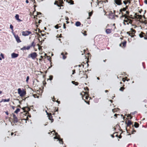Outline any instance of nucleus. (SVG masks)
Returning <instances> with one entry per match:
<instances>
[{
  "label": "nucleus",
  "mask_w": 147,
  "mask_h": 147,
  "mask_svg": "<svg viewBox=\"0 0 147 147\" xmlns=\"http://www.w3.org/2000/svg\"><path fill=\"white\" fill-rule=\"evenodd\" d=\"M18 94L20 95V96L22 97L26 94V92L25 91H24L23 90H22L21 89L19 88L18 89Z\"/></svg>",
  "instance_id": "f257e3e1"
},
{
  "label": "nucleus",
  "mask_w": 147,
  "mask_h": 147,
  "mask_svg": "<svg viewBox=\"0 0 147 147\" xmlns=\"http://www.w3.org/2000/svg\"><path fill=\"white\" fill-rule=\"evenodd\" d=\"M22 36H28L30 34H31L32 33L30 31L27 30L25 31L22 32Z\"/></svg>",
  "instance_id": "f03ea898"
},
{
  "label": "nucleus",
  "mask_w": 147,
  "mask_h": 147,
  "mask_svg": "<svg viewBox=\"0 0 147 147\" xmlns=\"http://www.w3.org/2000/svg\"><path fill=\"white\" fill-rule=\"evenodd\" d=\"M29 56H30L32 59H34L37 56V54L36 53L34 52L30 54Z\"/></svg>",
  "instance_id": "7ed1b4c3"
},
{
  "label": "nucleus",
  "mask_w": 147,
  "mask_h": 147,
  "mask_svg": "<svg viewBox=\"0 0 147 147\" xmlns=\"http://www.w3.org/2000/svg\"><path fill=\"white\" fill-rule=\"evenodd\" d=\"M13 122L14 123H16L18 121V118L14 114H13Z\"/></svg>",
  "instance_id": "20e7f679"
},
{
  "label": "nucleus",
  "mask_w": 147,
  "mask_h": 147,
  "mask_svg": "<svg viewBox=\"0 0 147 147\" xmlns=\"http://www.w3.org/2000/svg\"><path fill=\"white\" fill-rule=\"evenodd\" d=\"M14 37L15 38L16 41L18 43L20 42L21 41L20 39V37L18 36L17 35L14 34Z\"/></svg>",
  "instance_id": "39448f33"
},
{
  "label": "nucleus",
  "mask_w": 147,
  "mask_h": 147,
  "mask_svg": "<svg viewBox=\"0 0 147 147\" xmlns=\"http://www.w3.org/2000/svg\"><path fill=\"white\" fill-rule=\"evenodd\" d=\"M18 54L15 53H13L11 54V57L12 58H14L17 57L18 56Z\"/></svg>",
  "instance_id": "423d86ee"
},
{
  "label": "nucleus",
  "mask_w": 147,
  "mask_h": 147,
  "mask_svg": "<svg viewBox=\"0 0 147 147\" xmlns=\"http://www.w3.org/2000/svg\"><path fill=\"white\" fill-rule=\"evenodd\" d=\"M115 3L117 5H121L122 4L121 0H115Z\"/></svg>",
  "instance_id": "0eeeda50"
},
{
  "label": "nucleus",
  "mask_w": 147,
  "mask_h": 147,
  "mask_svg": "<svg viewBox=\"0 0 147 147\" xmlns=\"http://www.w3.org/2000/svg\"><path fill=\"white\" fill-rule=\"evenodd\" d=\"M16 19L19 22H21L22 20L19 19V15L18 14H16L15 16Z\"/></svg>",
  "instance_id": "6e6552de"
},
{
  "label": "nucleus",
  "mask_w": 147,
  "mask_h": 147,
  "mask_svg": "<svg viewBox=\"0 0 147 147\" xmlns=\"http://www.w3.org/2000/svg\"><path fill=\"white\" fill-rule=\"evenodd\" d=\"M10 101V98H8L7 99H2L0 102H8Z\"/></svg>",
  "instance_id": "1a4fd4ad"
},
{
  "label": "nucleus",
  "mask_w": 147,
  "mask_h": 147,
  "mask_svg": "<svg viewBox=\"0 0 147 147\" xmlns=\"http://www.w3.org/2000/svg\"><path fill=\"white\" fill-rule=\"evenodd\" d=\"M49 120H51V122H53V119H52V116L51 114L49 116Z\"/></svg>",
  "instance_id": "9d476101"
},
{
  "label": "nucleus",
  "mask_w": 147,
  "mask_h": 147,
  "mask_svg": "<svg viewBox=\"0 0 147 147\" xmlns=\"http://www.w3.org/2000/svg\"><path fill=\"white\" fill-rule=\"evenodd\" d=\"M64 1H65V0H64ZM66 2L68 3H70V4H74V1H71V0H66Z\"/></svg>",
  "instance_id": "9b49d317"
},
{
  "label": "nucleus",
  "mask_w": 147,
  "mask_h": 147,
  "mask_svg": "<svg viewBox=\"0 0 147 147\" xmlns=\"http://www.w3.org/2000/svg\"><path fill=\"white\" fill-rule=\"evenodd\" d=\"M106 32L107 34H109L111 32V31L110 29H107L106 30Z\"/></svg>",
  "instance_id": "f8f14e48"
},
{
  "label": "nucleus",
  "mask_w": 147,
  "mask_h": 147,
  "mask_svg": "<svg viewBox=\"0 0 147 147\" xmlns=\"http://www.w3.org/2000/svg\"><path fill=\"white\" fill-rule=\"evenodd\" d=\"M75 25L77 26H79L80 25L81 23L80 22L77 21L76 22Z\"/></svg>",
  "instance_id": "ddd939ff"
},
{
  "label": "nucleus",
  "mask_w": 147,
  "mask_h": 147,
  "mask_svg": "<svg viewBox=\"0 0 147 147\" xmlns=\"http://www.w3.org/2000/svg\"><path fill=\"white\" fill-rule=\"evenodd\" d=\"M22 109L24 111H26V109H27V110H28V111H30V109L27 107H24L22 108Z\"/></svg>",
  "instance_id": "4468645a"
},
{
  "label": "nucleus",
  "mask_w": 147,
  "mask_h": 147,
  "mask_svg": "<svg viewBox=\"0 0 147 147\" xmlns=\"http://www.w3.org/2000/svg\"><path fill=\"white\" fill-rule=\"evenodd\" d=\"M132 124L131 122V121L130 120H129L128 121L127 123V126H129L130 125Z\"/></svg>",
  "instance_id": "2eb2a0df"
},
{
  "label": "nucleus",
  "mask_w": 147,
  "mask_h": 147,
  "mask_svg": "<svg viewBox=\"0 0 147 147\" xmlns=\"http://www.w3.org/2000/svg\"><path fill=\"white\" fill-rule=\"evenodd\" d=\"M134 127L136 128H137L139 126V124L136 122L135 123V124L134 125Z\"/></svg>",
  "instance_id": "dca6fc26"
},
{
  "label": "nucleus",
  "mask_w": 147,
  "mask_h": 147,
  "mask_svg": "<svg viewBox=\"0 0 147 147\" xmlns=\"http://www.w3.org/2000/svg\"><path fill=\"white\" fill-rule=\"evenodd\" d=\"M61 55H62L63 56L62 58L63 59H65L66 58V56H65L64 55V54L63 53H61Z\"/></svg>",
  "instance_id": "f3484780"
},
{
  "label": "nucleus",
  "mask_w": 147,
  "mask_h": 147,
  "mask_svg": "<svg viewBox=\"0 0 147 147\" xmlns=\"http://www.w3.org/2000/svg\"><path fill=\"white\" fill-rule=\"evenodd\" d=\"M30 46L31 47H34L35 46V44L34 43V41L32 42Z\"/></svg>",
  "instance_id": "a211bd4d"
},
{
  "label": "nucleus",
  "mask_w": 147,
  "mask_h": 147,
  "mask_svg": "<svg viewBox=\"0 0 147 147\" xmlns=\"http://www.w3.org/2000/svg\"><path fill=\"white\" fill-rule=\"evenodd\" d=\"M127 8V7L126 8H124L122 9H120V12H121L122 11H125L126 10Z\"/></svg>",
  "instance_id": "6ab92c4d"
},
{
  "label": "nucleus",
  "mask_w": 147,
  "mask_h": 147,
  "mask_svg": "<svg viewBox=\"0 0 147 147\" xmlns=\"http://www.w3.org/2000/svg\"><path fill=\"white\" fill-rule=\"evenodd\" d=\"M140 22H141L142 23H144L145 25H146L147 24V20H145L144 21H140Z\"/></svg>",
  "instance_id": "aec40b11"
},
{
  "label": "nucleus",
  "mask_w": 147,
  "mask_h": 147,
  "mask_svg": "<svg viewBox=\"0 0 147 147\" xmlns=\"http://www.w3.org/2000/svg\"><path fill=\"white\" fill-rule=\"evenodd\" d=\"M20 109H19V108H18L16 109V110L14 111V113H17V114L18 112H19L20 111Z\"/></svg>",
  "instance_id": "412c9836"
},
{
  "label": "nucleus",
  "mask_w": 147,
  "mask_h": 147,
  "mask_svg": "<svg viewBox=\"0 0 147 147\" xmlns=\"http://www.w3.org/2000/svg\"><path fill=\"white\" fill-rule=\"evenodd\" d=\"M126 41H125L123 42L122 44L123 46L124 47H125L126 46Z\"/></svg>",
  "instance_id": "4be33fe9"
},
{
  "label": "nucleus",
  "mask_w": 147,
  "mask_h": 147,
  "mask_svg": "<svg viewBox=\"0 0 147 147\" xmlns=\"http://www.w3.org/2000/svg\"><path fill=\"white\" fill-rule=\"evenodd\" d=\"M92 12H90L89 13V17L91 16H92ZM90 19V17H89L87 18L88 19Z\"/></svg>",
  "instance_id": "5701e85b"
},
{
  "label": "nucleus",
  "mask_w": 147,
  "mask_h": 147,
  "mask_svg": "<svg viewBox=\"0 0 147 147\" xmlns=\"http://www.w3.org/2000/svg\"><path fill=\"white\" fill-rule=\"evenodd\" d=\"M10 28H11V30H12V31H13V26L12 25H11H11H10Z\"/></svg>",
  "instance_id": "b1692460"
},
{
  "label": "nucleus",
  "mask_w": 147,
  "mask_h": 147,
  "mask_svg": "<svg viewBox=\"0 0 147 147\" xmlns=\"http://www.w3.org/2000/svg\"><path fill=\"white\" fill-rule=\"evenodd\" d=\"M21 50H26V47L25 46L23 48H21Z\"/></svg>",
  "instance_id": "393cba45"
},
{
  "label": "nucleus",
  "mask_w": 147,
  "mask_h": 147,
  "mask_svg": "<svg viewBox=\"0 0 147 147\" xmlns=\"http://www.w3.org/2000/svg\"><path fill=\"white\" fill-rule=\"evenodd\" d=\"M142 33V34H139V36H140V37L141 38L143 37V34H144V33Z\"/></svg>",
  "instance_id": "a878e982"
},
{
  "label": "nucleus",
  "mask_w": 147,
  "mask_h": 147,
  "mask_svg": "<svg viewBox=\"0 0 147 147\" xmlns=\"http://www.w3.org/2000/svg\"><path fill=\"white\" fill-rule=\"evenodd\" d=\"M137 16L138 17V18L140 19H141L142 17L141 15H138Z\"/></svg>",
  "instance_id": "bb28decb"
},
{
  "label": "nucleus",
  "mask_w": 147,
  "mask_h": 147,
  "mask_svg": "<svg viewBox=\"0 0 147 147\" xmlns=\"http://www.w3.org/2000/svg\"><path fill=\"white\" fill-rule=\"evenodd\" d=\"M29 78V76H27V78H26V82H27V83L28 82Z\"/></svg>",
  "instance_id": "cd10ccee"
},
{
  "label": "nucleus",
  "mask_w": 147,
  "mask_h": 147,
  "mask_svg": "<svg viewBox=\"0 0 147 147\" xmlns=\"http://www.w3.org/2000/svg\"><path fill=\"white\" fill-rule=\"evenodd\" d=\"M31 47L30 46H28L27 47H26V49L28 50L30 49Z\"/></svg>",
  "instance_id": "c85d7f7f"
},
{
  "label": "nucleus",
  "mask_w": 147,
  "mask_h": 147,
  "mask_svg": "<svg viewBox=\"0 0 147 147\" xmlns=\"http://www.w3.org/2000/svg\"><path fill=\"white\" fill-rule=\"evenodd\" d=\"M124 89V88L122 87H121L119 89V90L121 91H123Z\"/></svg>",
  "instance_id": "c756f323"
},
{
  "label": "nucleus",
  "mask_w": 147,
  "mask_h": 147,
  "mask_svg": "<svg viewBox=\"0 0 147 147\" xmlns=\"http://www.w3.org/2000/svg\"><path fill=\"white\" fill-rule=\"evenodd\" d=\"M131 30L133 32H134V33H135L136 32V31L134 30L132 28H131Z\"/></svg>",
  "instance_id": "7c9ffc66"
},
{
  "label": "nucleus",
  "mask_w": 147,
  "mask_h": 147,
  "mask_svg": "<svg viewBox=\"0 0 147 147\" xmlns=\"http://www.w3.org/2000/svg\"><path fill=\"white\" fill-rule=\"evenodd\" d=\"M112 111L114 113L116 112L117 111L116 110V109H112Z\"/></svg>",
  "instance_id": "2f4dec72"
},
{
  "label": "nucleus",
  "mask_w": 147,
  "mask_h": 147,
  "mask_svg": "<svg viewBox=\"0 0 147 147\" xmlns=\"http://www.w3.org/2000/svg\"><path fill=\"white\" fill-rule=\"evenodd\" d=\"M0 56L2 57V58L3 59L4 58V55H3L1 53L0 54Z\"/></svg>",
  "instance_id": "473e14b6"
},
{
  "label": "nucleus",
  "mask_w": 147,
  "mask_h": 147,
  "mask_svg": "<svg viewBox=\"0 0 147 147\" xmlns=\"http://www.w3.org/2000/svg\"><path fill=\"white\" fill-rule=\"evenodd\" d=\"M59 140V141L60 144H63V142L62 141V140Z\"/></svg>",
  "instance_id": "72a5a7b5"
},
{
  "label": "nucleus",
  "mask_w": 147,
  "mask_h": 147,
  "mask_svg": "<svg viewBox=\"0 0 147 147\" xmlns=\"http://www.w3.org/2000/svg\"><path fill=\"white\" fill-rule=\"evenodd\" d=\"M75 73V70H73V73H72V74H74Z\"/></svg>",
  "instance_id": "f704fd0d"
},
{
  "label": "nucleus",
  "mask_w": 147,
  "mask_h": 147,
  "mask_svg": "<svg viewBox=\"0 0 147 147\" xmlns=\"http://www.w3.org/2000/svg\"><path fill=\"white\" fill-rule=\"evenodd\" d=\"M144 38L145 39H146V40H147V32H146V37H144Z\"/></svg>",
  "instance_id": "c9c22d12"
},
{
  "label": "nucleus",
  "mask_w": 147,
  "mask_h": 147,
  "mask_svg": "<svg viewBox=\"0 0 147 147\" xmlns=\"http://www.w3.org/2000/svg\"><path fill=\"white\" fill-rule=\"evenodd\" d=\"M136 111H135L133 112H132L131 113V114H132L133 115H134L135 114V113H136Z\"/></svg>",
  "instance_id": "e433bc0d"
},
{
  "label": "nucleus",
  "mask_w": 147,
  "mask_h": 147,
  "mask_svg": "<svg viewBox=\"0 0 147 147\" xmlns=\"http://www.w3.org/2000/svg\"><path fill=\"white\" fill-rule=\"evenodd\" d=\"M63 28H64V29H65L66 28V27H65V24H63Z\"/></svg>",
  "instance_id": "4c0bfd02"
},
{
  "label": "nucleus",
  "mask_w": 147,
  "mask_h": 147,
  "mask_svg": "<svg viewBox=\"0 0 147 147\" xmlns=\"http://www.w3.org/2000/svg\"><path fill=\"white\" fill-rule=\"evenodd\" d=\"M121 17H125V18H127L125 16V15H122V16H121Z\"/></svg>",
  "instance_id": "58836bf2"
},
{
  "label": "nucleus",
  "mask_w": 147,
  "mask_h": 147,
  "mask_svg": "<svg viewBox=\"0 0 147 147\" xmlns=\"http://www.w3.org/2000/svg\"><path fill=\"white\" fill-rule=\"evenodd\" d=\"M127 117H130V119H131L132 118V117L131 116V115H129L128 116H127Z\"/></svg>",
  "instance_id": "ea45409f"
},
{
  "label": "nucleus",
  "mask_w": 147,
  "mask_h": 147,
  "mask_svg": "<svg viewBox=\"0 0 147 147\" xmlns=\"http://www.w3.org/2000/svg\"><path fill=\"white\" fill-rule=\"evenodd\" d=\"M5 113L7 115H8L9 114V113L8 111H6L5 112Z\"/></svg>",
  "instance_id": "a19ab883"
},
{
  "label": "nucleus",
  "mask_w": 147,
  "mask_h": 147,
  "mask_svg": "<svg viewBox=\"0 0 147 147\" xmlns=\"http://www.w3.org/2000/svg\"><path fill=\"white\" fill-rule=\"evenodd\" d=\"M123 3L125 5H126L127 3V2H126L125 1H123Z\"/></svg>",
  "instance_id": "79ce46f5"
},
{
  "label": "nucleus",
  "mask_w": 147,
  "mask_h": 147,
  "mask_svg": "<svg viewBox=\"0 0 147 147\" xmlns=\"http://www.w3.org/2000/svg\"><path fill=\"white\" fill-rule=\"evenodd\" d=\"M126 13L127 14V15H129V12L128 11H126Z\"/></svg>",
  "instance_id": "37998d69"
},
{
  "label": "nucleus",
  "mask_w": 147,
  "mask_h": 147,
  "mask_svg": "<svg viewBox=\"0 0 147 147\" xmlns=\"http://www.w3.org/2000/svg\"><path fill=\"white\" fill-rule=\"evenodd\" d=\"M55 28L57 29L58 28V27L57 26H55Z\"/></svg>",
  "instance_id": "c03bdc74"
},
{
  "label": "nucleus",
  "mask_w": 147,
  "mask_h": 147,
  "mask_svg": "<svg viewBox=\"0 0 147 147\" xmlns=\"http://www.w3.org/2000/svg\"><path fill=\"white\" fill-rule=\"evenodd\" d=\"M46 113H47V114L48 115V116L50 115V114H51V113H49L47 111H46Z\"/></svg>",
  "instance_id": "a18cd8bd"
},
{
  "label": "nucleus",
  "mask_w": 147,
  "mask_h": 147,
  "mask_svg": "<svg viewBox=\"0 0 147 147\" xmlns=\"http://www.w3.org/2000/svg\"><path fill=\"white\" fill-rule=\"evenodd\" d=\"M46 113H47V114L48 115V116L50 115V114H51V113H49L47 111H46Z\"/></svg>",
  "instance_id": "49530a36"
},
{
  "label": "nucleus",
  "mask_w": 147,
  "mask_h": 147,
  "mask_svg": "<svg viewBox=\"0 0 147 147\" xmlns=\"http://www.w3.org/2000/svg\"><path fill=\"white\" fill-rule=\"evenodd\" d=\"M144 3L146 4H147V0H145L144 1Z\"/></svg>",
  "instance_id": "de8ad7c7"
},
{
  "label": "nucleus",
  "mask_w": 147,
  "mask_h": 147,
  "mask_svg": "<svg viewBox=\"0 0 147 147\" xmlns=\"http://www.w3.org/2000/svg\"><path fill=\"white\" fill-rule=\"evenodd\" d=\"M88 97L87 96H85V98L86 99H88Z\"/></svg>",
  "instance_id": "09e8293b"
},
{
  "label": "nucleus",
  "mask_w": 147,
  "mask_h": 147,
  "mask_svg": "<svg viewBox=\"0 0 147 147\" xmlns=\"http://www.w3.org/2000/svg\"><path fill=\"white\" fill-rule=\"evenodd\" d=\"M26 2L27 3H29V1H28V0H26Z\"/></svg>",
  "instance_id": "8fccbe9b"
},
{
  "label": "nucleus",
  "mask_w": 147,
  "mask_h": 147,
  "mask_svg": "<svg viewBox=\"0 0 147 147\" xmlns=\"http://www.w3.org/2000/svg\"><path fill=\"white\" fill-rule=\"evenodd\" d=\"M12 108L14 110L15 109V107L14 106H12Z\"/></svg>",
  "instance_id": "3c124183"
},
{
  "label": "nucleus",
  "mask_w": 147,
  "mask_h": 147,
  "mask_svg": "<svg viewBox=\"0 0 147 147\" xmlns=\"http://www.w3.org/2000/svg\"><path fill=\"white\" fill-rule=\"evenodd\" d=\"M71 83L73 84H74V83H75V82L74 81H72Z\"/></svg>",
  "instance_id": "603ef678"
},
{
  "label": "nucleus",
  "mask_w": 147,
  "mask_h": 147,
  "mask_svg": "<svg viewBox=\"0 0 147 147\" xmlns=\"http://www.w3.org/2000/svg\"><path fill=\"white\" fill-rule=\"evenodd\" d=\"M86 90H87L88 91L89 90V89L88 87L86 88Z\"/></svg>",
  "instance_id": "864d4df0"
},
{
  "label": "nucleus",
  "mask_w": 147,
  "mask_h": 147,
  "mask_svg": "<svg viewBox=\"0 0 147 147\" xmlns=\"http://www.w3.org/2000/svg\"><path fill=\"white\" fill-rule=\"evenodd\" d=\"M57 6H58V7H60V6H63V5H58V4H57Z\"/></svg>",
  "instance_id": "5fc2aeb1"
},
{
  "label": "nucleus",
  "mask_w": 147,
  "mask_h": 147,
  "mask_svg": "<svg viewBox=\"0 0 147 147\" xmlns=\"http://www.w3.org/2000/svg\"><path fill=\"white\" fill-rule=\"evenodd\" d=\"M52 79H53V77H52L51 78H50V80H52Z\"/></svg>",
  "instance_id": "6e6d98bb"
},
{
  "label": "nucleus",
  "mask_w": 147,
  "mask_h": 147,
  "mask_svg": "<svg viewBox=\"0 0 147 147\" xmlns=\"http://www.w3.org/2000/svg\"><path fill=\"white\" fill-rule=\"evenodd\" d=\"M84 34V36H86V35H87L86 34H85V33H84V34Z\"/></svg>",
  "instance_id": "4d7b16f0"
},
{
  "label": "nucleus",
  "mask_w": 147,
  "mask_h": 147,
  "mask_svg": "<svg viewBox=\"0 0 147 147\" xmlns=\"http://www.w3.org/2000/svg\"><path fill=\"white\" fill-rule=\"evenodd\" d=\"M105 92H108V90H105Z\"/></svg>",
  "instance_id": "13d9d810"
},
{
  "label": "nucleus",
  "mask_w": 147,
  "mask_h": 147,
  "mask_svg": "<svg viewBox=\"0 0 147 147\" xmlns=\"http://www.w3.org/2000/svg\"><path fill=\"white\" fill-rule=\"evenodd\" d=\"M13 133H11V136H12L13 135Z\"/></svg>",
  "instance_id": "bf43d9fd"
},
{
  "label": "nucleus",
  "mask_w": 147,
  "mask_h": 147,
  "mask_svg": "<svg viewBox=\"0 0 147 147\" xmlns=\"http://www.w3.org/2000/svg\"><path fill=\"white\" fill-rule=\"evenodd\" d=\"M119 138H121V136H119Z\"/></svg>",
  "instance_id": "052dcab7"
},
{
  "label": "nucleus",
  "mask_w": 147,
  "mask_h": 147,
  "mask_svg": "<svg viewBox=\"0 0 147 147\" xmlns=\"http://www.w3.org/2000/svg\"><path fill=\"white\" fill-rule=\"evenodd\" d=\"M111 136L113 138H114V136L113 135H111Z\"/></svg>",
  "instance_id": "680f3d73"
},
{
  "label": "nucleus",
  "mask_w": 147,
  "mask_h": 147,
  "mask_svg": "<svg viewBox=\"0 0 147 147\" xmlns=\"http://www.w3.org/2000/svg\"><path fill=\"white\" fill-rule=\"evenodd\" d=\"M117 114H115L114 115V116H116H116H117Z\"/></svg>",
  "instance_id": "e2e57ef3"
},
{
  "label": "nucleus",
  "mask_w": 147,
  "mask_h": 147,
  "mask_svg": "<svg viewBox=\"0 0 147 147\" xmlns=\"http://www.w3.org/2000/svg\"><path fill=\"white\" fill-rule=\"evenodd\" d=\"M110 101L111 102V103H112V102H113V101L112 100H110Z\"/></svg>",
  "instance_id": "0e129e2a"
},
{
  "label": "nucleus",
  "mask_w": 147,
  "mask_h": 147,
  "mask_svg": "<svg viewBox=\"0 0 147 147\" xmlns=\"http://www.w3.org/2000/svg\"><path fill=\"white\" fill-rule=\"evenodd\" d=\"M41 21V20H40V21H39V23H40V21Z\"/></svg>",
  "instance_id": "69168bd1"
},
{
  "label": "nucleus",
  "mask_w": 147,
  "mask_h": 147,
  "mask_svg": "<svg viewBox=\"0 0 147 147\" xmlns=\"http://www.w3.org/2000/svg\"><path fill=\"white\" fill-rule=\"evenodd\" d=\"M127 33L128 34H129V35H130L129 34V32H127Z\"/></svg>",
  "instance_id": "338daca9"
},
{
  "label": "nucleus",
  "mask_w": 147,
  "mask_h": 147,
  "mask_svg": "<svg viewBox=\"0 0 147 147\" xmlns=\"http://www.w3.org/2000/svg\"><path fill=\"white\" fill-rule=\"evenodd\" d=\"M106 59H105V60H103V61H104V62H105V61H106Z\"/></svg>",
  "instance_id": "774afa93"
}]
</instances>
